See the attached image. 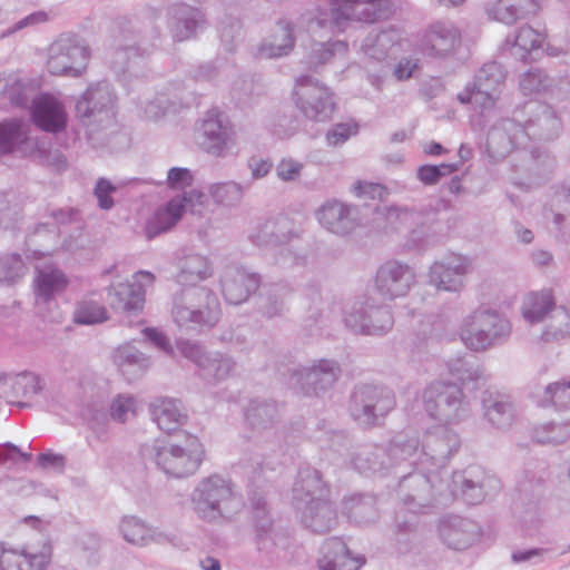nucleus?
<instances>
[{"mask_svg":"<svg viewBox=\"0 0 570 570\" xmlns=\"http://www.w3.org/2000/svg\"><path fill=\"white\" fill-rule=\"evenodd\" d=\"M175 266V281L181 288L171 299L174 323L180 328L195 332L215 327L222 316L219 299L210 288L198 285L212 277V263L205 255L181 249Z\"/></svg>","mask_w":570,"mask_h":570,"instance_id":"f257e3e1","label":"nucleus"},{"mask_svg":"<svg viewBox=\"0 0 570 570\" xmlns=\"http://www.w3.org/2000/svg\"><path fill=\"white\" fill-rule=\"evenodd\" d=\"M440 424L428 429L420 440L415 433L401 432L390 441L391 455H401L409 465H420L429 471L441 470L461 445L459 434Z\"/></svg>","mask_w":570,"mask_h":570,"instance_id":"f03ea898","label":"nucleus"},{"mask_svg":"<svg viewBox=\"0 0 570 570\" xmlns=\"http://www.w3.org/2000/svg\"><path fill=\"white\" fill-rule=\"evenodd\" d=\"M190 502L197 518L210 524L232 522L244 508L233 483L218 474L203 478L194 488Z\"/></svg>","mask_w":570,"mask_h":570,"instance_id":"7ed1b4c3","label":"nucleus"},{"mask_svg":"<svg viewBox=\"0 0 570 570\" xmlns=\"http://www.w3.org/2000/svg\"><path fill=\"white\" fill-rule=\"evenodd\" d=\"M374 228L385 233H403L409 236L412 246L430 244L439 235L441 225L434 209L407 206H376Z\"/></svg>","mask_w":570,"mask_h":570,"instance_id":"20e7f679","label":"nucleus"},{"mask_svg":"<svg viewBox=\"0 0 570 570\" xmlns=\"http://www.w3.org/2000/svg\"><path fill=\"white\" fill-rule=\"evenodd\" d=\"M512 326L497 309L481 305L462 317L458 334L472 352H485L508 341Z\"/></svg>","mask_w":570,"mask_h":570,"instance_id":"39448f33","label":"nucleus"},{"mask_svg":"<svg viewBox=\"0 0 570 570\" xmlns=\"http://www.w3.org/2000/svg\"><path fill=\"white\" fill-rule=\"evenodd\" d=\"M144 460L155 463L166 474L185 478L194 474L204 459V446L197 436L187 435L181 442L155 440L140 448Z\"/></svg>","mask_w":570,"mask_h":570,"instance_id":"423d86ee","label":"nucleus"},{"mask_svg":"<svg viewBox=\"0 0 570 570\" xmlns=\"http://www.w3.org/2000/svg\"><path fill=\"white\" fill-rule=\"evenodd\" d=\"M330 13L320 14L309 29L327 33L343 32L351 22L374 23L389 14L387 0H330Z\"/></svg>","mask_w":570,"mask_h":570,"instance_id":"0eeeda50","label":"nucleus"},{"mask_svg":"<svg viewBox=\"0 0 570 570\" xmlns=\"http://www.w3.org/2000/svg\"><path fill=\"white\" fill-rule=\"evenodd\" d=\"M422 404L426 414L441 424H459L471 413V406L462 387L451 381L434 380L422 391Z\"/></svg>","mask_w":570,"mask_h":570,"instance_id":"6e6552de","label":"nucleus"},{"mask_svg":"<svg viewBox=\"0 0 570 570\" xmlns=\"http://www.w3.org/2000/svg\"><path fill=\"white\" fill-rule=\"evenodd\" d=\"M75 114L91 138L111 127L116 117V96L108 82L90 85L76 100Z\"/></svg>","mask_w":570,"mask_h":570,"instance_id":"1a4fd4ad","label":"nucleus"},{"mask_svg":"<svg viewBox=\"0 0 570 570\" xmlns=\"http://www.w3.org/2000/svg\"><path fill=\"white\" fill-rule=\"evenodd\" d=\"M196 144L209 157L226 158L234 155L237 131L229 117L214 107L208 109L200 120Z\"/></svg>","mask_w":570,"mask_h":570,"instance_id":"9d476101","label":"nucleus"},{"mask_svg":"<svg viewBox=\"0 0 570 570\" xmlns=\"http://www.w3.org/2000/svg\"><path fill=\"white\" fill-rule=\"evenodd\" d=\"M412 466L415 470L400 480L399 495L406 510L417 513L433 505L438 495L443 494V481L436 470L429 471L420 465Z\"/></svg>","mask_w":570,"mask_h":570,"instance_id":"9b49d317","label":"nucleus"},{"mask_svg":"<svg viewBox=\"0 0 570 570\" xmlns=\"http://www.w3.org/2000/svg\"><path fill=\"white\" fill-rule=\"evenodd\" d=\"M395 405V395L391 389L365 384L353 391L350 413L358 425L370 428L380 424Z\"/></svg>","mask_w":570,"mask_h":570,"instance_id":"f8f14e48","label":"nucleus"},{"mask_svg":"<svg viewBox=\"0 0 570 570\" xmlns=\"http://www.w3.org/2000/svg\"><path fill=\"white\" fill-rule=\"evenodd\" d=\"M287 387L306 396H318L333 387L341 375V367L333 360H320L311 365L287 367Z\"/></svg>","mask_w":570,"mask_h":570,"instance_id":"ddd939ff","label":"nucleus"},{"mask_svg":"<svg viewBox=\"0 0 570 570\" xmlns=\"http://www.w3.org/2000/svg\"><path fill=\"white\" fill-rule=\"evenodd\" d=\"M292 99L306 118L316 121L328 120L336 107L332 90L311 76L296 79Z\"/></svg>","mask_w":570,"mask_h":570,"instance_id":"4468645a","label":"nucleus"},{"mask_svg":"<svg viewBox=\"0 0 570 570\" xmlns=\"http://www.w3.org/2000/svg\"><path fill=\"white\" fill-rule=\"evenodd\" d=\"M89 48L76 36L62 35L48 49L47 68L56 76L79 77L87 68Z\"/></svg>","mask_w":570,"mask_h":570,"instance_id":"2eb2a0df","label":"nucleus"},{"mask_svg":"<svg viewBox=\"0 0 570 570\" xmlns=\"http://www.w3.org/2000/svg\"><path fill=\"white\" fill-rule=\"evenodd\" d=\"M345 325L355 333L382 336L387 334L394 318L387 306L376 305L371 298H358L344 312Z\"/></svg>","mask_w":570,"mask_h":570,"instance_id":"dca6fc26","label":"nucleus"},{"mask_svg":"<svg viewBox=\"0 0 570 570\" xmlns=\"http://www.w3.org/2000/svg\"><path fill=\"white\" fill-rule=\"evenodd\" d=\"M318 224L338 237H350L367 227L362 209L340 199H327L315 212Z\"/></svg>","mask_w":570,"mask_h":570,"instance_id":"f3484780","label":"nucleus"},{"mask_svg":"<svg viewBox=\"0 0 570 570\" xmlns=\"http://www.w3.org/2000/svg\"><path fill=\"white\" fill-rule=\"evenodd\" d=\"M176 350L197 366L199 375L204 380L212 383L228 379L236 367V362L232 356L220 352H208L195 341L178 340Z\"/></svg>","mask_w":570,"mask_h":570,"instance_id":"a211bd4d","label":"nucleus"},{"mask_svg":"<svg viewBox=\"0 0 570 570\" xmlns=\"http://www.w3.org/2000/svg\"><path fill=\"white\" fill-rule=\"evenodd\" d=\"M503 80L504 71L500 63H484L475 73L474 81L458 94V100L473 105L481 112L489 110L495 105Z\"/></svg>","mask_w":570,"mask_h":570,"instance_id":"6ab92c4d","label":"nucleus"},{"mask_svg":"<svg viewBox=\"0 0 570 570\" xmlns=\"http://www.w3.org/2000/svg\"><path fill=\"white\" fill-rule=\"evenodd\" d=\"M472 271L468 256L450 254L435 261L429 269V284L438 291L459 293L465 287V276Z\"/></svg>","mask_w":570,"mask_h":570,"instance_id":"aec40b11","label":"nucleus"},{"mask_svg":"<svg viewBox=\"0 0 570 570\" xmlns=\"http://www.w3.org/2000/svg\"><path fill=\"white\" fill-rule=\"evenodd\" d=\"M529 132L517 118H503L489 130L485 148L493 160L507 157L514 148H525Z\"/></svg>","mask_w":570,"mask_h":570,"instance_id":"412c9836","label":"nucleus"},{"mask_svg":"<svg viewBox=\"0 0 570 570\" xmlns=\"http://www.w3.org/2000/svg\"><path fill=\"white\" fill-rule=\"evenodd\" d=\"M438 535L441 542L454 551H464L482 538L481 525L459 514L443 515L438 522Z\"/></svg>","mask_w":570,"mask_h":570,"instance_id":"4be33fe9","label":"nucleus"},{"mask_svg":"<svg viewBox=\"0 0 570 570\" xmlns=\"http://www.w3.org/2000/svg\"><path fill=\"white\" fill-rule=\"evenodd\" d=\"M205 198V194L196 189L185 193L183 196L171 198L148 219L145 227L147 239H153L168 232L177 224L187 208L194 210L195 204L203 205Z\"/></svg>","mask_w":570,"mask_h":570,"instance_id":"5701e85b","label":"nucleus"},{"mask_svg":"<svg viewBox=\"0 0 570 570\" xmlns=\"http://www.w3.org/2000/svg\"><path fill=\"white\" fill-rule=\"evenodd\" d=\"M415 283V273L407 265L397 261L384 263L376 273L375 288L384 299L405 296Z\"/></svg>","mask_w":570,"mask_h":570,"instance_id":"b1692460","label":"nucleus"},{"mask_svg":"<svg viewBox=\"0 0 570 570\" xmlns=\"http://www.w3.org/2000/svg\"><path fill=\"white\" fill-rule=\"evenodd\" d=\"M51 560V548L43 543L19 548L0 544V570H45Z\"/></svg>","mask_w":570,"mask_h":570,"instance_id":"393cba45","label":"nucleus"},{"mask_svg":"<svg viewBox=\"0 0 570 570\" xmlns=\"http://www.w3.org/2000/svg\"><path fill=\"white\" fill-rule=\"evenodd\" d=\"M132 282L112 285L108 292L111 306L118 311L135 312L142 308L146 289L153 286L155 276L148 271H139Z\"/></svg>","mask_w":570,"mask_h":570,"instance_id":"a878e982","label":"nucleus"},{"mask_svg":"<svg viewBox=\"0 0 570 570\" xmlns=\"http://www.w3.org/2000/svg\"><path fill=\"white\" fill-rule=\"evenodd\" d=\"M208 26L205 12L197 7L178 3L168 11L167 28L174 41L196 38Z\"/></svg>","mask_w":570,"mask_h":570,"instance_id":"bb28decb","label":"nucleus"},{"mask_svg":"<svg viewBox=\"0 0 570 570\" xmlns=\"http://www.w3.org/2000/svg\"><path fill=\"white\" fill-rule=\"evenodd\" d=\"M30 116L39 129L49 134L63 131L69 118L65 104L50 94H41L32 99Z\"/></svg>","mask_w":570,"mask_h":570,"instance_id":"cd10ccee","label":"nucleus"},{"mask_svg":"<svg viewBox=\"0 0 570 570\" xmlns=\"http://www.w3.org/2000/svg\"><path fill=\"white\" fill-rule=\"evenodd\" d=\"M492 483L497 480L485 475L479 466H470L454 472L448 488L452 497L461 495L466 503L478 504L484 500Z\"/></svg>","mask_w":570,"mask_h":570,"instance_id":"c85d7f7f","label":"nucleus"},{"mask_svg":"<svg viewBox=\"0 0 570 570\" xmlns=\"http://www.w3.org/2000/svg\"><path fill=\"white\" fill-rule=\"evenodd\" d=\"M460 42L461 32L453 22L436 21L425 30L419 48L423 55L430 57H446L459 47Z\"/></svg>","mask_w":570,"mask_h":570,"instance_id":"c756f323","label":"nucleus"},{"mask_svg":"<svg viewBox=\"0 0 570 570\" xmlns=\"http://www.w3.org/2000/svg\"><path fill=\"white\" fill-rule=\"evenodd\" d=\"M45 387L43 380L35 373L21 372L0 375V393L7 403L26 406L19 399L32 400Z\"/></svg>","mask_w":570,"mask_h":570,"instance_id":"7c9ffc66","label":"nucleus"},{"mask_svg":"<svg viewBox=\"0 0 570 570\" xmlns=\"http://www.w3.org/2000/svg\"><path fill=\"white\" fill-rule=\"evenodd\" d=\"M222 293L227 303L239 305L257 291L259 277L239 266H228L220 277Z\"/></svg>","mask_w":570,"mask_h":570,"instance_id":"2f4dec72","label":"nucleus"},{"mask_svg":"<svg viewBox=\"0 0 570 570\" xmlns=\"http://www.w3.org/2000/svg\"><path fill=\"white\" fill-rule=\"evenodd\" d=\"M150 52V48L139 38L132 29H121L114 35L109 47V60L114 68L124 70L127 63L137 57Z\"/></svg>","mask_w":570,"mask_h":570,"instance_id":"473e14b6","label":"nucleus"},{"mask_svg":"<svg viewBox=\"0 0 570 570\" xmlns=\"http://www.w3.org/2000/svg\"><path fill=\"white\" fill-rule=\"evenodd\" d=\"M293 509H302L308 501L322 500L330 497V488L322 480L317 470L308 464L299 468L293 489Z\"/></svg>","mask_w":570,"mask_h":570,"instance_id":"72a5a7b5","label":"nucleus"},{"mask_svg":"<svg viewBox=\"0 0 570 570\" xmlns=\"http://www.w3.org/2000/svg\"><path fill=\"white\" fill-rule=\"evenodd\" d=\"M294 511L302 524L316 533H325L336 524V510L330 497L322 500H309L308 503L302 505V509H294Z\"/></svg>","mask_w":570,"mask_h":570,"instance_id":"f704fd0d","label":"nucleus"},{"mask_svg":"<svg viewBox=\"0 0 570 570\" xmlns=\"http://www.w3.org/2000/svg\"><path fill=\"white\" fill-rule=\"evenodd\" d=\"M352 466L361 473H379L387 469L392 462L403 461L401 455H391L387 449L376 444H363L356 446L351 453Z\"/></svg>","mask_w":570,"mask_h":570,"instance_id":"c9c22d12","label":"nucleus"},{"mask_svg":"<svg viewBox=\"0 0 570 570\" xmlns=\"http://www.w3.org/2000/svg\"><path fill=\"white\" fill-rule=\"evenodd\" d=\"M320 553V570H358L365 562L362 557H352L346 544L336 537L327 538Z\"/></svg>","mask_w":570,"mask_h":570,"instance_id":"e433bc0d","label":"nucleus"},{"mask_svg":"<svg viewBox=\"0 0 570 570\" xmlns=\"http://www.w3.org/2000/svg\"><path fill=\"white\" fill-rule=\"evenodd\" d=\"M69 284L67 275L52 265L37 267L33 278L35 302L37 306L48 304L62 294Z\"/></svg>","mask_w":570,"mask_h":570,"instance_id":"4c0bfd02","label":"nucleus"},{"mask_svg":"<svg viewBox=\"0 0 570 570\" xmlns=\"http://www.w3.org/2000/svg\"><path fill=\"white\" fill-rule=\"evenodd\" d=\"M524 108L529 112H534V118H529L522 124L525 132H529V140L531 138L550 140L558 136L561 121L549 106L530 102Z\"/></svg>","mask_w":570,"mask_h":570,"instance_id":"58836bf2","label":"nucleus"},{"mask_svg":"<svg viewBox=\"0 0 570 570\" xmlns=\"http://www.w3.org/2000/svg\"><path fill=\"white\" fill-rule=\"evenodd\" d=\"M484 416L488 422L498 430H507L512 426L517 405L511 395L500 392H487L482 399Z\"/></svg>","mask_w":570,"mask_h":570,"instance_id":"ea45409f","label":"nucleus"},{"mask_svg":"<svg viewBox=\"0 0 570 570\" xmlns=\"http://www.w3.org/2000/svg\"><path fill=\"white\" fill-rule=\"evenodd\" d=\"M118 528L124 540L136 547L169 542V535L167 533L148 525L145 521L134 515L124 517Z\"/></svg>","mask_w":570,"mask_h":570,"instance_id":"a19ab883","label":"nucleus"},{"mask_svg":"<svg viewBox=\"0 0 570 570\" xmlns=\"http://www.w3.org/2000/svg\"><path fill=\"white\" fill-rule=\"evenodd\" d=\"M150 415L157 426L167 433L178 430L187 422V413L180 401L160 397L150 404Z\"/></svg>","mask_w":570,"mask_h":570,"instance_id":"79ce46f5","label":"nucleus"},{"mask_svg":"<svg viewBox=\"0 0 570 570\" xmlns=\"http://www.w3.org/2000/svg\"><path fill=\"white\" fill-rule=\"evenodd\" d=\"M557 306L552 289L533 291L522 298L520 312L525 323L533 325L548 320Z\"/></svg>","mask_w":570,"mask_h":570,"instance_id":"37998d69","label":"nucleus"},{"mask_svg":"<svg viewBox=\"0 0 570 570\" xmlns=\"http://www.w3.org/2000/svg\"><path fill=\"white\" fill-rule=\"evenodd\" d=\"M114 362L128 381L142 375L150 365L149 357L132 345L119 347L114 355Z\"/></svg>","mask_w":570,"mask_h":570,"instance_id":"c03bdc74","label":"nucleus"},{"mask_svg":"<svg viewBox=\"0 0 570 570\" xmlns=\"http://www.w3.org/2000/svg\"><path fill=\"white\" fill-rule=\"evenodd\" d=\"M342 512L358 524L373 522L377 517L375 498L361 494L346 497L342 502Z\"/></svg>","mask_w":570,"mask_h":570,"instance_id":"a18cd8bd","label":"nucleus"},{"mask_svg":"<svg viewBox=\"0 0 570 570\" xmlns=\"http://www.w3.org/2000/svg\"><path fill=\"white\" fill-rule=\"evenodd\" d=\"M450 374L455 377L461 385L478 387L479 384L488 380V375L482 365L468 358L451 360L448 363Z\"/></svg>","mask_w":570,"mask_h":570,"instance_id":"49530a36","label":"nucleus"},{"mask_svg":"<svg viewBox=\"0 0 570 570\" xmlns=\"http://www.w3.org/2000/svg\"><path fill=\"white\" fill-rule=\"evenodd\" d=\"M279 413L276 402L253 400L245 410V417L253 428L265 429L279 419Z\"/></svg>","mask_w":570,"mask_h":570,"instance_id":"de8ad7c7","label":"nucleus"},{"mask_svg":"<svg viewBox=\"0 0 570 570\" xmlns=\"http://www.w3.org/2000/svg\"><path fill=\"white\" fill-rule=\"evenodd\" d=\"M532 439L542 445H558L570 439V423L543 422L533 426Z\"/></svg>","mask_w":570,"mask_h":570,"instance_id":"09e8293b","label":"nucleus"},{"mask_svg":"<svg viewBox=\"0 0 570 570\" xmlns=\"http://www.w3.org/2000/svg\"><path fill=\"white\" fill-rule=\"evenodd\" d=\"M546 36L541 32H538L530 26L521 27L513 39L511 45V55L519 60H525L528 55L541 48Z\"/></svg>","mask_w":570,"mask_h":570,"instance_id":"8fccbe9b","label":"nucleus"},{"mask_svg":"<svg viewBox=\"0 0 570 570\" xmlns=\"http://www.w3.org/2000/svg\"><path fill=\"white\" fill-rule=\"evenodd\" d=\"M250 503L254 513L255 525L257 535L264 544L267 539L276 543V533L274 532L273 521L269 517L267 502L265 498L254 494L250 497Z\"/></svg>","mask_w":570,"mask_h":570,"instance_id":"3c124183","label":"nucleus"},{"mask_svg":"<svg viewBox=\"0 0 570 570\" xmlns=\"http://www.w3.org/2000/svg\"><path fill=\"white\" fill-rule=\"evenodd\" d=\"M541 404L559 411L570 410V379L549 383L543 390Z\"/></svg>","mask_w":570,"mask_h":570,"instance_id":"603ef678","label":"nucleus"},{"mask_svg":"<svg viewBox=\"0 0 570 570\" xmlns=\"http://www.w3.org/2000/svg\"><path fill=\"white\" fill-rule=\"evenodd\" d=\"M525 0H497L487 9L490 19L512 24L521 18Z\"/></svg>","mask_w":570,"mask_h":570,"instance_id":"864d4df0","label":"nucleus"},{"mask_svg":"<svg viewBox=\"0 0 570 570\" xmlns=\"http://www.w3.org/2000/svg\"><path fill=\"white\" fill-rule=\"evenodd\" d=\"M543 341L560 340L570 335V313L562 306H556L544 321Z\"/></svg>","mask_w":570,"mask_h":570,"instance_id":"5fc2aeb1","label":"nucleus"},{"mask_svg":"<svg viewBox=\"0 0 570 570\" xmlns=\"http://www.w3.org/2000/svg\"><path fill=\"white\" fill-rule=\"evenodd\" d=\"M283 292L282 284H273L264 286L259 296L257 306L263 316L272 318L279 315L283 308Z\"/></svg>","mask_w":570,"mask_h":570,"instance_id":"6e6d98bb","label":"nucleus"},{"mask_svg":"<svg viewBox=\"0 0 570 570\" xmlns=\"http://www.w3.org/2000/svg\"><path fill=\"white\" fill-rule=\"evenodd\" d=\"M27 136L22 122L17 119H8L0 122V153L13 151L26 140Z\"/></svg>","mask_w":570,"mask_h":570,"instance_id":"4d7b16f0","label":"nucleus"},{"mask_svg":"<svg viewBox=\"0 0 570 570\" xmlns=\"http://www.w3.org/2000/svg\"><path fill=\"white\" fill-rule=\"evenodd\" d=\"M209 195L217 205L233 207L240 203L244 186L236 181L216 183L209 187Z\"/></svg>","mask_w":570,"mask_h":570,"instance_id":"13d9d810","label":"nucleus"},{"mask_svg":"<svg viewBox=\"0 0 570 570\" xmlns=\"http://www.w3.org/2000/svg\"><path fill=\"white\" fill-rule=\"evenodd\" d=\"M27 273V266L18 254L0 256V283L13 284Z\"/></svg>","mask_w":570,"mask_h":570,"instance_id":"bf43d9fd","label":"nucleus"},{"mask_svg":"<svg viewBox=\"0 0 570 570\" xmlns=\"http://www.w3.org/2000/svg\"><path fill=\"white\" fill-rule=\"evenodd\" d=\"M284 226L282 222L268 219L250 236L257 246L269 247L281 244Z\"/></svg>","mask_w":570,"mask_h":570,"instance_id":"052dcab7","label":"nucleus"},{"mask_svg":"<svg viewBox=\"0 0 570 570\" xmlns=\"http://www.w3.org/2000/svg\"><path fill=\"white\" fill-rule=\"evenodd\" d=\"M137 405L138 402L134 395L127 393L118 394L110 403V417L116 422L125 423L136 415Z\"/></svg>","mask_w":570,"mask_h":570,"instance_id":"680f3d73","label":"nucleus"},{"mask_svg":"<svg viewBox=\"0 0 570 570\" xmlns=\"http://www.w3.org/2000/svg\"><path fill=\"white\" fill-rule=\"evenodd\" d=\"M552 79L542 69H531L520 79V89L524 95L540 94L550 88Z\"/></svg>","mask_w":570,"mask_h":570,"instance_id":"e2e57ef3","label":"nucleus"},{"mask_svg":"<svg viewBox=\"0 0 570 570\" xmlns=\"http://www.w3.org/2000/svg\"><path fill=\"white\" fill-rule=\"evenodd\" d=\"M107 311L96 302L79 303L73 312V320L77 324L92 325L106 321Z\"/></svg>","mask_w":570,"mask_h":570,"instance_id":"0e129e2a","label":"nucleus"},{"mask_svg":"<svg viewBox=\"0 0 570 570\" xmlns=\"http://www.w3.org/2000/svg\"><path fill=\"white\" fill-rule=\"evenodd\" d=\"M392 40L386 31L370 33L362 45V49L371 58L381 60L389 50Z\"/></svg>","mask_w":570,"mask_h":570,"instance_id":"69168bd1","label":"nucleus"},{"mask_svg":"<svg viewBox=\"0 0 570 570\" xmlns=\"http://www.w3.org/2000/svg\"><path fill=\"white\" fill-rule=\"evenodd\" d=\"M35 94L33 85L28 80H22L18 77L17 83L12 87L7 101L17 107H29L32 104Z\"/></svg>","mask_w":570,"mask_h":570,"instance_id":"338daca9","label":"nucleus"},{"mask_svg":"<svg viewBox=\"0 0 570 570\" xmlns=\"http://www.w3.org/2000/svg\"><path fill=\"white\" fill-rule=\"evenodd\" d=\"M458 168V164L424 165L417 169V178L425 185H434L441 177L452 174Z\"/></svg>","mask_w":570,"mask_h":570,"instance_id":"774afa93","label":"nucleus"}]
</instances>
